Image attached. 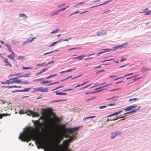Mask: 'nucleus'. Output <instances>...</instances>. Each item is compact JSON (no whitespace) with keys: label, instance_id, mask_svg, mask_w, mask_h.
Masks as SVG:
<instances>
[{"label":"nucleus","instance_id":"nucleus-1","mask_svg":"<svg viewBox=\"0 0 151 151\" xmlns=\"http://www.w3.org/2000/svg\"><path fill=\"white\" fill-rule=\"evenodd\" d=\"M34 124L35 129H32V130L29 129L27 132L21 134L19 139L22 141L27 142L31 139L35 140L36 139L35 143L38 148L45 147L48 151H52L53 149L52 146L47 144V140L45 137L36 139V137L33 134V132L34 131L37 133H41L40 128L42 127V124L38 120L35 121Z\"/></svg>","mask_w":151,"mask_h":151},{"label":"nucleus","instance_id":"nucleus-2","mask_svg":"<svg viewBox=\"0 0 151 151\" xmlns=\"http://www.w3.org/2000/svg\"><path fill=\"white\" fill-rule=\"evenodd\" d=\"M79 128V127H76L72 128L67 129V131L69 133V134L66 137H69V138L63 142V146L65 149L68 148L70 143L75 138V136L77 134L76 131L78 130Z\"/></svg>","mask_w":151,"mask_h":151},{"label":"nucleus","instance_id":"nucleus-3","mask_svg":"<svg viewBox=\"0 0 151 151\" xmlns=\"http://www.w3.org/2000/svg\"><path fill=\"white\" fill-rule=\"evenodd\" d=\"M60 121V119L56 116H54L53 118H49L48 124L51 127H54L57 126V123L59 122Z\"/></svg>","mask_w":151,"mask_h":151},{"label":"nucleus","instance_id":"nucleus-4","mask_svg":"<svg viewBox=\"0 0 151 151\" xmlns=\"http://www.w3.org/2000/svg\"><path fill=\"white\" fill-rule=\"evenodd\" d=\"M17 78H10L8 81V84H13L14 83H19L21 82L22 81L20 80H17Z\"/></svg>","mask_w":151,"mask_h":151},{"label":"nucleus","instance_id":"nucleus-5","mask_svg":"<svg viewBox=\"0 0 151 151\" xmlns=\"http://www.w3.org/2000/svg\"><path fill=\"white\" fill-rule=\"evenodd\" d=\"M36 91H40L43 92H47L48 91V89L46 87L43 88L42 87H40L35 89Z\"/></svg>","mask_w":151,"mask_h":151},{"label":"nucleus","instance_id":"nucleus-6","mask_svg":"<svg viewBox=\"0 0 151 151\" xmlns=\"http://www.w3.org/2000/svg\"><path fill=\"white\" fill-rule=\"evenodd\" d=\"M138 107L136 105H132L127 107L125 109H124V110L126 111H128L130 110H134L135 108Z\"/></svg>","mask_w":151,"mask_h":151},{"label":"nucleus","instance_id":"nucleus-7","mask_svg":"<svg viewBox=\"0 0 151 151\" xmlns=\"http://www.w3.org/2000/svg\"><path fill=\"white\" fill-rule=\"evenodd\" d=\"M27 113V114H29V115H32L33 117H38L39 116V114L37 113L31 111H28Z\"/></svg>","mask_w":151,"mask_h":151},{"label":"nucleus","instance_id":"nucleus-8","mask_svg":"<svg viewBox=\"0 0 151 151\" xmlns=\"http://www.w3.org/2000/svg\"><path fill=\"white\" fill-rule=\"evenodd\" d=\"M10 52H11V53L10 54L8 55L7 57L11 60H14V58L15 57L14 53L12 51Z\"/></svg>","mask_w":151,"mask_h":151},{"label":"nucleus","instance_id":"nucleus-9","mask_svg":"<svg viewBox=\"0 0 151 151\" xmlns=\"http://www.w3.org/2000/svg\"><path fill=\"white\" fill-rule=\"evenodd\" d=\"M121 134V133L120 132H116L114 133H112L111 134V139H114L115 137L116 136H117L119 134Z\"/></svg>","mask_w":151,"mask_h":151},{"label":"nucleus","instance_id":"nucleus-10","mask_svg":"<svg viewBox=\"0 0 151 151\" xmlns=\"http://www.w3.org/2000/svg\"><path fill=\"white\" fill-rule=\"evenodd\" d=\"M4 62L5 63L6 65H9L10 67H12V65L8 61L7 58H5L3 60Z\"/></svg>","mask_w":151,"mask_h":151},{"label":"nucleus","instance_id":"nucleus-11","mask_svg":"<svg viewBox=\"0 0 151 151\" xmlns=\"http://www.w3.org/2000/svg\"><path fill=\"white\" fill-rule=\"evenodd\" d=\"M35 37H33L32 38L31 40H28L27 41L24 42L22 43V45H24L25 44L27 43H28L29 42H31L33 41H34L35 39Z\"/></svg>","mask_w":151,"mask_h":151},{"label":"nucleus","instance_id":"nucleus-12","mask_svg":"<svg viewBox=\"0 0 151 151\" xmlns=\"http://www.w3.org/2000/svg\"><path fill=\"white\" fill-rule=\"evenodd\" d=\"M31 75V73H28L26 74H24L23 75H22L19 76V78H21L23 77H28L30 76Z\"/></svg>","mask_w":151,"mask_h":151},{"label":"nucleus","instance_id":"nucleus-13","mask_svg":"<svg viewBox=\"0 0 151 151\" xmlns=\"http://www.w3.org/2000/svg\"><path fill=\"white\" fill-rule=\"evenodd\" d=\"M122 112V111H119L118 112H116L112 114H110L107 116L108 117H110L115 115L118 114Z\"/></svg>","mask_w":151,"mask_h":151},{"label":"nucleus","instance_id":"nucleus-14","mask_svg":"<svg viewBox=\"0 0 151 151\" xmlns=\"http://www.w3.org/2000/svg\"><path fill=\"white\" fill-rule=\"evenodd\" d=\"M140 108V106H138V108L137 109H135L134 110L127 112V114H130L132 113H135L137 111V110H139Z\"/></svg>","mask_w":151,"mask_h":151},{"label":"nucleus","instance_id":"nucleus-15","mask_svg":"<svg viewBox=\"0 0 151 151\" xmlns=\"http://www.w3.org/2000/svg\"><path fill=\"white\" fill-rule=\"evenodd\" d=\"M31 89V88H26L22 90H18L17 91L18 92H27L29 91Z\"/></svg>","mask_w":151,"mask_h":151},{"label":"nucleus","instance_id":"nucleus-16","mask_svg":"<svg viewBox=\"0 0 151 151\" xmlns=\"http://www.w3.org/2000/svg\"><path fill=\"white\" fill-rule=\"evenodd\" d=\"M4 87H5V88H20L21 87V86H17L15 85L14 86H4Z\"/></svg>","mask_w":151,"mask_h":151},{"label":"nucleus","instance_id":"nucleus-17","mask_svg":"<svg viewBox=\"0 0 151 151\" xmlns=\"http://www.w3.org/2000/svg\"><path fill=\"white\" fill-rule=\"evenodd\" d=\"M5 46L8 48V50L9 51H12V48L10 45L8 43H6L5 44Z\"/></svg>","mask_w":151,"mask_h":151},{"label":"nucleus","instance_id":"nucleus-18","mask_svg":"<svg viewBox=\"0 0 151 151\" xmlns=\"http://www.w3.org/2000/svg\"><path fill=\"white\" fill-rule=\"evenodd\" d=\"M11 114H0V119H2V117L4 116H9Z\"/></svg>","mask_w":151,"mask_h":151},{"label":"nucleus","instance_id":"nucleus-19","mask_svg":"<svg viewBox=\"0 0 151 151\" xmlns=\"http://www.w3.org/2000/svg\"><path fill=\"white\" fill-rule=\"evenodd\" d=\"M151 70V69L149 68H146L145 67H143L142 69V72H145L146 71H149Z\"/></svg>","mask_w":151,"mask_h":151},{"label":"nucleus","instance_id":"nucleus-20","mask_svg":"<svg viewBox=\"0 0 151 151\" xmlns=\"http://www.w3.org/2000/svg\"><path fill=\"white\" fill-rule=\"evenodd\" d=\"M59 12H58V10L57 11H55L52 12L50 14V16H53L55 15H57L58 14V13Z\"/></svg>","mask_w":151,"mask_h":151},{"label":"nucleus","instance_id":"nucleus-21","mask_svg":"<svg viewBox=\"0 0 151 151\" xmlns=\"http://www.w3.org/2000/svg\"><path fill=\"white\" fill-rule=\"evenodd\" d=\"M129 75H130V73H128V74H127L125 75L124 76H122V77H119V78H115L114 79V80H118L119 79H120V78H123L126 76H129Z\"/></svg>","mask_w":151,"mask_h":151},{"label":"nucleus","instance_id":"nucleus-22","mask_svg":"<svg viewBox=\"0 0 151 151\" xmlns=\"http://www.w3.org/2000/svg\"><path fill=\"white\" fill-rule=\"evenodd\" d=\"M110 1H107L106 2L103 3H102V4H99V5H96V6H92V7H90V9H91L93 8V7H96V6H101L102 5H104V4H106L107 3L109 2Z\"/></svg>","mask_w":151,"mask_h":151},{"label":"nucleus","instance_id":"nucleus-23","mask_svg":"<svg viewBox=\"0 0 151 151\" xmlns=\"http://www.w3.org/2000/svg\"><path fill=\"white\" fill-rule=\"evenodd\" d=\"M19 17H24L25 19H26L27 18V17L26 15L24 14H19Z\"/></svg>","mask_w":151,"mask_h":151},{"label":"nucleus","instance_id":"nucleus-24","mask_svg":"<svg viewBox=\"0 0 151 151\" xmlns=\"http://www.w3.org/2000/svg\"><path fill=\"white\" fill-rule=\"evenodd\" d=\"M12 43L14 45H16L17 44L19 43V42L15 40H13L12 41Z\"/></svg>","mask_w":151,"mask_h":151},{"label":"nucleus","instance_id":"nucleus-25","mask_svg":"<svg viewBox=\"0 0 151 151\" xmlns=\"http://www.w3.org/2000/svg\"><path fill=\"white\" fill-rule=\"evenodd\" d=\"M111 84H108V85H105L104 86H103L100 87L99 88H96V89H95V90H97V89H99V88H104L107 87V86H109L110 85H111Z\"/></svg>","mask_w":151,"mask_h":151},{"label":"nucleus","instance_id":"nucleus-26","mask_svg":"<svg viewBox=\"0 0 151 151\" xmlns=\"http://www.w3.org/2000/svg\"><path fill=\"white\" fill-rule=\"evenodd\" d=\"M22 67V69L23 70L31 69H32V67Z\"/></svg>","mask_w":151,"mask_h":151},{"label":"nucleus","instance_id":"nucleus-27","mask_svg":"<svg viewBox=\"0 0 151 151\" xmlns=\"http://www.w3.org/2000/svg\"><path fill=\"white\" fill-rule=\"evenodd\" d=\"M19 83H20L21 84H29V83H28V82L27 81H22L21 82H20Z\"/></svg>","mask_w":151,"mask_h":151},{"label":"nucleus","instance_id":"nucleus-28","mask_svg":"<svg viewBox=\"0 0 151 151\" xmlns=\"http://www.w3.org/2000/svg\"><path fill=\"white\" fill-rule=\"evenodd\" d=\"M51 82V81H43L42 82V84H47V83H49Z\"/></svg>","mask_w":151,"mask_h":151},{"label":"nucleus","instance_id":"nucleus-29","mask_svg":"<svg viewBox=\"0 0 151 151\" xmlns=\"http://www.w3.org/2000/svg\"><path fill=\"white\" fill-rule=\"evenodd\" d=\"M54 92L56 93V95H63V92H58V91L55 92Z\"/></svg>","mask_w":151,"mask_h":151},{"label":"nucleus","instance_id":"nucleus-30","mask_svg":"<svg viewBox=\"0 0 151 151\" xmlns=\"http://www.w3.org/2000/svg\"><path fill=\"white\" fill-rule=\"evenodd\" d=\"M24 56H19L17 59L18 60H23L24 59Z\"/></svg>","mask_w":151,"mask_h":151},{"label":"nucleus","instance_id":"nucleus-31","mask_svg":"<svg viewBox=\"0 0 151 151\" xmlns=\"http://www.w3.org/2000/svg\"><path fill=\"white\" fill-rule=\"evenodd\" d=\"M72 77V76H71V75L70 76L68 77H67L66 78L60 81L61 82H63L64 81H65L68 79L70 78H71Z\"/></svg>","mask_w":151,"mask_h":151},{"label":"nucleus","instance_id":"nucleus-32","mask_svg":"<svg viewBox=\"0 0 151 151\" xmlns=\"http://www.w3.org/2000/svg\"><path fill=\"white\" fill-rule=\"evenodd\" d=\"M67 101V99H60V100H56L54 101L53 102H58L61 101Z\"/></svg>","mask_w":151,"mask_h":151},{"label":"nucleus","instance_id":"nucleus-33","mask_svg":"<svg viewBox=\"0 0 151 151\" xmlns=\"http://www.w3.org/2000/svg\"><path fill=\"white\" fill-rule=\"evenodd\" d=\"M69 6H68L67 7L64 8H62V9H59L58 10V12H60L61 11L64 10H65L67 8H68L69 7Z\"/></svg>","mask_w":151,"mask_h":151},{"label":"nucleus","instance_id":"nucleus-34","mask_svg":"<svg viewBox=\"0 0 151 151\" xmlns=\"http://www.w3.org/2000/svg\"><path fill=\"white\" fill-rule=\"evenodd\" d=\"M59 30L58 29H56L55 30H54L51 32L52 34H53L56 33L58 31H59Z\"/></svg>","mask_w":151,"mask_h":151},{"label":"nucleus","instance_id":"nucleus-35","mask_svg":"<svg viewBox=\"0 0 151 151\" xmlns=\"http://www.w3.org/2000/svg\"><path fill=\"white\" fill-rule=\"evenodd\" d=\"M58 43V42H53V43H52L50 45V47H52V46H54L55 44H57V43Z\"/></svg>","mask_w":151,"mask_h":151},{"label":"nucleus","instance_id":"nucleus-36","mask_svg":"<svg viewBox=\"0 0 151 151\" xmlns=\"http://www.w3.org/2000/svg\"><path fill=\"white\" fill-rule=\"evenodd\" d=\"M107 106V105L106 106H101L99 107V109H102L103 108H105Z\"/></svg>","mask_w":151,"mask_h":151},{"label":"nucleus","instance_id":"nucleus-37","mask_svg":"<svg viewBox=\"0 0 151 151\" xmlns=\"http://www.w3.org/2000/svg\"><path fill=\"white\" fill-rule=\"evenodd\" d=\"M97 91H93L91 92H86L85 93L86 94H89L93 93H97Z\"/></svg>","mask_w":151,"mask_h":151},{"label":"nucleus","instance_id":"nucleus-38","mask_svg":"<svg viewBox=\"0 0 151 151\" xmlns=\"http://www.w3.org/2000/svg\"><path fill=\"white\" fill-rule=\"evenodd\" d=\"M124 117V116H122V117H117L116 118H115V119H111V121H112V120H117V119H119L120 118H123Z\"/></svg>","mask_w":151,"mask_h":151},{"label":"nucleus","instance_id":"nucleus-39","mask_svg":"<svg viewBox=\"0 0 151 151\" xmlns=\"http://www.w3.org/2000/svg\"><path fill=\"white\" fill-rule=\"evenodd\" d=\"M84 56H85L84 55H81V56H79L75 58L74 59H78V58H83Z\"/></svg>","mask_w":151,"mask_h":151},{"label":"nucleus","instance_id":"nucleus-40","mask_svg":"<svg viewBox=\"0 0 151 151\" xmlns=\"http://www.w3.org/2000/svg\"><path fill=\"white\" fill-rule=\"evenodd\" d=\"M76 69V68H74L73 69H70L69 70H66V72H70V71H71L72 70H75Z\"/></svg>","mask_w":151,"mask_h":151},{"label":"nucleus","instance_id":"nucleus-41","mask_svg":"<svg viewBox=\"0 0 151 151\" xmlns=\"http://www.w3.org/2000/svg\"><path fill=\"white\" fill-rule=\"evenodd\" d=\"M115 104L114 103L111 104H109L108 105H107L108 106H115Z\"/></svg>","mask_w":151,"mask_h":151},{"label":"nucleus","instance_id":"nucleus-42","mask_svg":"<svg viewBox=\"0 0 151 151\" xmlns=\"http://www.w3.org/2000/svg\"><path fill=\"white\" fill-rule=\"evenodd\" d=\"M45 63H43L41 64H39L36 65V66H42L44 64H45Z\"/></svg>","mask_w":151,"mask_h":151},{"label":"nucleus","instance_id":"nucleus-43","mask_svg":"<svg viewBox=\"0 0 151 151\" xmlns=\"http://www.w3.org/2000/svg\"><path fill=\"white\" fill-rule=\"evenodd\" d=\"M48 70V68H45L44 69H43L41 70V72L42 73L43 72H44L47 70Z\"/></svg>","mask_w":151,"mask_h":151},{"label":"nucleus","instance_id":"nucleus-44","mask_svg":"<svg viewBox=\"0 0 151 151\" xmlns=\"http://www.w3.org/2000/svg\"><path fill=\"white\" fill-rule=\"evenodd\" d=\"M151 12V11H147L146 12V13L145 14V15H147L149 14L150 12Z\"/></svg>","mask_w":151,"mask_h":151},{"label":"nucleus","instance_id":"nucleus-45","mask_svg":"<svg viewBox=\"0 0 151 151\" xmlns=\"http://www.w3.org/2000/svg\"><path fill=\"white\" fill-rule=\"evenodd\" d=\"M20 73H16V74H13V76H21V75H20Z\"/></svg>","mask_w":151,"mask_h":151},{"label":"nucleus","instance_id":"nucleus-46","mask_svg":"<svg viewBox=\"0 0 151 151\" xmlns=\"http://www.w3.org/2000/svg\"><path fill=\"white\" fill-rule=\"evenodd\" d=\"M137 99V98H134L133 99H130L129 100V101H130L132 100H136Z\"/></svg>","mask_w":151,"mask_h":151},{"label":"nucleus","instance_id":"nucleus-47","mask_svg":"<svg viewBox=\"0 0 151 151\" xmlns=\"http://www.w3.org/2000/svg\"><path fill=\"white\" fill-rule=\"evenodd\" d=\"M73 90V89H68L64 90H63V91H72Z\"/></svg>","mask_w":151,"mask_h":151},{"label":"nucleus","instance_id":"nucleus-48","mask_svg":"<svg viewBox=\"0 0 151 151\" xmlns=\"http://www.w3.org/2000/svg\"><path fill=\"white\" fill-rule=\"evenodd\" d=\"M95 117V116H92L86 117V118H87L88 119H91V118H93Z\"/></svg>","mask_w":151,"mask_h":151},{"label":"nucleus","instance_id":"nucleus-49","mask_svg":"<svg viewBox=\"0 0 151 151\" xmlns=\"http://www.w3.org/2000/svg\"><path fill=\"white\" fill-rule=\"evenodd\" d=\"M113 59H109V60H104V61H102L101 62L102 63V62H105V61H110V60H112Z\"/></svg>","mask_w":151,"mask_h":151},{"label":"nucleus","instance_id":"nucleus-50","mask_svg":"<svg viewBox=\"0 0 151 151\" xmlns=\"http://www.w3.org/2000/svg\"><path fill=\"white\" fill-rule=\"evenodd\" d=\"M106 32H105V33H102V32L100 33V34H101V36L103 35H106Z\"/></svg>","mask_w":151,"mask_h":151},{"label":"nucleus","instance_id":"nucleus-51","mask_svg":"<svg viewBox=\"0 0 151 151\" xmlns=\"http://www.w3.org/2000/svg\"><path fill=\"white\" fill-rule=\"evenodd\" d=\"M1 83L3 84H8V81L7 80L5 82H2Z\"/></svg>","mask_w":151,"mask_h":151},{"label":"nucleus","instance_id":"nucleus-52","mask_svg":"<svg viewBox=\"0 0 151 151\" xmlns=\"http://www.w3.org/2000/svg\"><path fill=\"white\" fill-rule=\"evenodd\" d=\"M53 51H51V52H47V53H44L43 54V55H47V54H49V53H51L52 52H53Z\"/></svg>","mask_w":151,"mask_h":151},{"label":"nucleus","instance_id":"nucleus-53","mask_svg":"<svg viewBox=\"0 0 151 151\" xmlns=\"http://www.w3.org/2000/svg\"><path fill=\"white\" fill-rule=\"evenodd\" d=\"M59 83V82L58 81H57V82H54V83H50V84H49V85H50L53 84H56V83Z\"/></svg>","mask_w":151,"mask_h":151},{"label":"nucleus","instance_id":"nucleus-54","mask_svg":"<svg viewBox=\"0 0 151 151\" xmlns=\"http://www.w3.org/2000/svg\"><path fill=\"white\" fill-rule=\"evenodd\" d=\"M19 113L20 114H23L24 113L23 111L20 110L19 111Z\"/></svg>","mask_w":151,"mask_h":151},{"label":"nucleus","instance_id":"nucleus-55","mask_svg":"<svg viewBox=\"0 0 151 151\" xmlns=\"http://www.w3.org/2000/svg\"><path fill=\"white\" fill-rule=\"evenodd\" d=\"M124 81H119V82H116L115 83V84H118V83H120L122 82H124Z\"/></svg>","mask_w":151,"mask_h":151},{"label":"nucleus","instance_id":"nucleus-56","mask_svg":"<svg viewBox=\"0 0 151 151\" xmlns=\"http://www.w3.org/2000/svg\"><path fill=\"white\" fill-rule=\"evenodd\" d=\"M140 78H136L134 79V81H133V82H134V81H136L138 80L139 79H140Z\"/></svg>","mask_w":151,"mask_h":151},{"label":"nucleus","instance_id":"nucleus-57","mask_svg":"<svg viewBox=\"0 0 151 151\" xmlns=\"http://www.w3.org/2000/svg\"><path fill=\"white\" fill-rule=\"evenodd\" d=\"M91 84H90V85H88V86H85V87H84L83 88H82V89L86 88H87L88 87V86H91Z\"/></svg>","mask_w":151,"mask_h":151},{"label":"nucleus","instance_id":"nucleus-58","mask_svg":"<svg viewBox=\"0 0 151 151\" xmlns=\"http://www.w3.org/2000/svg\"><path fill=\"white\" fill-rule=\"evenodd\" d=\"M126 60V59L125 58H122L121 60V62H123Z\"/></svg>","mask_w":151,"mask_h":151},{"label":"nucleus","instance_id":"nucleus-59","mask_svg":"<svg viewBox=\"0 0 151 151\" xmlns=\"http://www.w3.org/2000/svg\"><path fill=\"white\" fill-rule=\"evenodd\" d=\"M88 81H86V82H84V83H82L81 84V85H84L85 84H86V83H88Z\"/></svg>","mask_w":151,"mask_h":151},{"label":"nucleus","instance_id":"nucleus-60","mask_svg":"<svg viewBox=\"0 0 151 151\" xmlns=\"http://www.w3.org/2000/svg\"><path fill=\"white\" fill-rule=\"evenodd\" d=\"M53 62H54V61H51L49 63H48L46 65H45V66H46V65H48V64H50L51 63H52Z\"/></svg>","mask_w":151,"mask_h":151},{"label":"nucleus","instance_id":"nucleus-61","mask_svg":"<svg viewBox=\"0 0 151 151\" xmlns=\"http://www.w3.org/2000/svg\"><path fill=\"white\" fill-rule=\"evenodd\" d=\"M66 72H67L66 70V71H61L60 72V73L61 74V73H66Z\"/></svg>","mask_w":151,"mask_h":151},{"label":"nucleus","instance_id":"nucleus-62","mask_svg":"<svg viewBox=\"0 0 151 151\" xmlns=\"http://www.w3.org/2000/svg\"><path fill=\"white\" fill-rule=\"evenodd\" d=\"M65 4L64 3V4H62L61 5H60V6H59V7H62V6H63V5H65Z\"/></svg>","mask_w":151,"mask_h":151},{"label":"nucleus","instance_id":"nucleus-63","mask_svg":"<svg viewBox=\"0 0 151 151\" xmlns=\"http://www.w3.org/2000/svg\"><path fill=\"white\" fill-rule=\"evenodd\" d=\"M42 73L41 72V71L37 73V75H39L40 74Z\"/></svg>","mask_w":151,"mask_h":151},{"label":"nucleus","instance_id":"nucleus-64","mask_svg":"<svg viewBox=\"0 0 151 151\" xmlns=\"http://www.w3.org/2000/svg\"><path fill=\"white\" fill-rule=\"evenodd\" d=\"M65 150L66 151H71V150H69L68 148H66Z\"/></svg>","mask_w":151,"mask_h":151}]
</instances>
